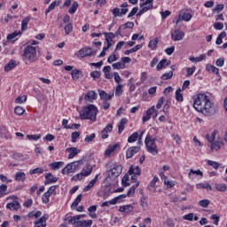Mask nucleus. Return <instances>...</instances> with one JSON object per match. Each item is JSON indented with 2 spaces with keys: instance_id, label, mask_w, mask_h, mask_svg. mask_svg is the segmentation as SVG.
Wrapping results in <instances>:
<instances>
[{
  "instance_id": "f257e3e1",
  "label": "nucleus",
  "mask_w": 227,
  "mask_h": 227,
  "mask_svg": "<svg viewBox=\"0 0 227 227\" xmlns=\"http://www.w3.org/2000/svg\"><path fill=\"white\" fill-rule=\"evenodd\" d=\"M193 107L204 116H212L215 114V105L210 100V98L206 94H199L194 100Z\"/></svg>"
},
{
  "instance_id": "f03ea898",
  "label": "nucleus",
  "mask_w": 227,
  "mask_h": 227,
  "mask_svg": "<svg viewBox=\"0 0 227 227\" xmlns=\"http://www.w3.org/2000/svg\"><path fill=\"white\" fill-rule=\"evenodd\" d=\"M79 113L81 120H90V121H97L98 108H97L95 105H89L84 106Z\"/></svg>"
},
{
  "instance_id": "7ed1b4c3",
  "label": "nucleus",
  "mask_w": 227,
  "mask_h": 227,
  "mask_svg": "<svg viewBox=\"0 0 227 227\" xmlns=\"http://www.w3.org/2000/svg\"><path fill=\"white\" fill-rule=\"evenodd\" d=\"M23 59L28 61L29 63H35L38 59V56L36 54V46L27 45L23 50Z\"/></svg>"
},
{
  "instance_id": "20e7f679",
  "label": "nucleus",
  "mask_w": 227,
  "mask_h": 227,
  "mask_svg": "<svg viewBox=\"0 0 227 227\" xmlns=\"http://www.w3.org/2000/svg\"><path fill=\"white\" fill-rule=\"evenodd\" d=\"M108 166L110 169L107 171V178L110 180H116L118 176L121 175V171H123V167L116 162H109Z\"/></svg>"
},
{
  "instance_id": "39448f33",
  "label": "nucleus",
  "mask_w": 227,
  "mask_h": 227,
  "mask_svg": "<svg viewBox=\"0 0 227 227\" xmlns=\"http://www.w3.org/2000/svg\"><path fill=\"white\" fill-rule=\"evenodd\" d=\"M217 130H214L210 135H206V139L210 143L211 151L215 152L221 150L224 146V143L222 140H215V136H217Z\"/></svg>"
},
{
  "instance_id": "423d86ee",
  "label": "nucleus",
  "mask_w": 227,
  "mask_h": 227,
  "mask_svg": "<svg viewBox=\"0 0 227 227\" xmlns=\"http://www.w3.org/2000/svg\"><path fill=\"white\" fill-rule=\"evenodd\" d=\"M84 164V160H79L77 161L71 162L66 166L62 169V175H70V173H74V171H77V169L81 168V166Z\"/></svg>"
},
{
  "instance_id": "0eeeda50",
  "label": "nucleus",
  "mask_w": 227,
  "mask_h": 227,
  "mask_svg": "<svg viewBox=\"0 0 227 227\" xmlns=\"http://www.w3.org/2000/svg\"><path fill=\"white\" fill-rule=\"evenodd\" d=\"M145 145L147 151L152 153V155H157L159 153V150H157V145L155 144V138L152 136L147 135L145 137Z\"/></svg>"
},
{
  "instance_id": "6e6552de",
  "label": "nucleus",
  "mask_w": 227,
  "mask_h": 227,
  "mask_svg": "<svg viewBox=\"0 0 227 227\" xmlns=\"http://www.w3.org/2000/svg\"><path fill=\"white\" fill-rule=\"evenodd\" d=\"M184 36L185 33H184V31L180 29H176L171 34V39L173 40V42H180L184 40Z\"/></svg>"
},
{
  "instance_id": "1a4fd4ad",
  "label": "nucleus",
  "mask_w": 227,
  "mask_h": 227,
  "mask_svg": "<svg viewBox=\"0 0 227 227\" xmlns=\"http://www.w3.org/2000/svg\"><path fill=\"white\" fill-rule=\"evenodd\" d=\"M129 175H134L131 176V179L133 182H137V178H136V175L139 176L141 175V169L139 168V166L134 167L131 166L129 170Z\"/></svg>"
},
{
  "instance_id": "9d476101",
  "label": "nucleus",
  "mask_w": 227,
  "mask_h": 227,
  "mask_svg": "<svg viewBox=\"0 0 227 227\" xmlns=\"http://www.w3.org/2000/svg\"><path fill=\"white\" fill-rule=\"evenodd\" d=\"M141 150L139 146H132L129 147L126 152V159H132L136 153H137Z\"/></svg>"
},
{
  "instance_id": "9b49d317",
  "label": "nucleus",
  "mask_w": 227,
  "mask_h": 227,
  "mask_svg": "<svg viewBox=\"0 0 227 227\" xmlns=\"http://www.w3.org/2000/svg\"><path fill=\"white\" fill-rule=\"evenodd\" d=\"M97 92L95 90H89L84 96L85 102H93V100H97Z\"/></svg>"
},
{
  "instance_id": "f8f14e48",
  "label": "nucleus",
  "mask_w": 227,
  "mask_h": 227,
  "mask_svg": "<svg viewBox=\"0 0 227 227\" xmlns=\"http://www.w3.org/2000/svg\"><path fill=\"white\" fill-rule=\"evenodd\" d=\"M96 51H92L91 48H83L79 51V54L82 58H86V56H95Z\"/></svg>"
},
{
  "instance_id": "ddd939ff",
  "label": "nucleus",
  "mask_w": 227,
  "mask_h": 227,
  "mask_svg": "<svg viewBox=\"0 0 227 227\" xmlns=\"http://www.w3.org/2000/svg\"><path fill=\"white\" fill-rule=\"evenodd\" d=\"M116 38V35L113 34V33H105V40L107 43V46L109 49H111V47H113V39Z\"/></svg>"
},
{
  "instance_id": "4468645a",
  "label": "nucleus",
  "mask_w": 227,
  "mask_h": 227,
  "mask_svg": "<svg viewBox=\"0 0 227 227\" xmlns=\"http://www.w3.org/2000/svg\"><path fill=\"white\" fill-rule=\"evenodd\" d=\"M45 179H46V181L44 182L45 185H49V184H56V182H58L59 180L58 177L54 176L51 173H47L45 175Z\"/></svg>"
},
{
  "instance_id": "2eb2a0df",
  "label": "nucleus",
  "mask_w": 227,
  "mask_h": 227,
  "mask_svg": "<svg viewBox=\"0 0 227 227\" xmlns=\"http://www.w3.org/2000/svg\"><path fill=\"white\" fill-rule=\"evenodd\" d=\"M153 113H155V107L152 106L146 111L145 115L143 116V123H146V121H148L150 118H152Z\"/></svg>"
},
{
  "instance_id": "dca6fc26",
  "label": "nucleus",
  "mask_w": 227,
  "mask_h": 227,
  "mask_svg": "<svg viewBox=\"0 0 227 227\" xmlns=\"http://www.w3.org/2000/svg\"><path fill=\"white\" fill-rule=\"evenodd\" d=\"M169 65H171V61L166 59H163L158 63L156 68L158 71H160L162 70V68H166V67H169Z\"/></svg>"
},
{
  "instance_id": "f3484780",
  "label": "nucleus",
  "mask_w": 227,
  "mask_h": 227,
  "mask_svg": "<svg viewBox=\"0 0 227 227\" xmlns=\"http://www.w3.org/2000/svg\"><path fill=\"white\" fill-rule=\"evenodd\" d=\"M6 208L17 211L20 208V203L17 200H13L6 205Z\"/></svg>"
},
{
  "instance_id": "a211bd4d",
  "label": "nucleus",
  "mask_w": 227,
  "mask_h": 227,
  "mask_svg": "<svg viewBox=\"0 0 227 227\" xmlns=\"http://www.w3.org/2000/svg\"><path fill=\"white\" fill-rule=\"evenodd\" d=\"M120 145L118 144L110 145L108 148L105 151V154L109 157L111 153L116 152V149H118Z\"/></svg>"
},
{
  "instance_id": "6ab92c4d",
  "label": "nucleus",
  "mask_w": 227,
  "mask_h": 227,
  "mask_svg": "<svg viewBox=\"0 0 227 227\" xmlns=\"http://www.w3.org/2000/svg\"><path fill=\"white\" fill-rule=\"evenodd\" d=\"M17 65H19L17 60H10L9 63L4 66V72H10L11 70H13Z\"/></svg>"
},
{
  "instance_id": "aec40b11",
  "label": "nucleus",
  "mask_w": 227,
  "mask_h": 227,
  "mask_svg": "<svg viewBox=\"0 0 227 227\" xmlns=\"http://www.w3.org/2000/svg\"><path fill=\"white\" fill-rule=\"evenodd\" d=\"M67 152L69 153L68 159H74L75 155L81 153V150H78L76 147L67 148Z\"/></svg>"
},
{
  "instance_id": "412c9836",
  "label": "nucleus",
  "mask_w": 227,
  "mask_h": 227,
  "mask_svg": "<svg viewBox=\"0 0 227 227\" xmlns=\"http://www.w3.org/2000/svg\"><path fill=\"white\" fill-rule=\"evenodd\" d=\"M71 75L74 81H79L82 77V72L79 69H74L71 71Z\"/></svg>"
},
{
  "instance_id": "4be33fe9",
  "label": "nucleus",
  "mask_w": 227,
  "mask_h": 227,
  "mask_svg": "<svg viewBox=\"0 0 227 227\" xmlns=\"http://www.w3.org/2000/svg\"><path fill=\"white\" fill-rule=\"evenodd\" d=\"M91 224H93L92 220H82V221H77L76 226L78 227H91Z\"/></svg>"
},
{
  "instance_id": "5701e85b",
  "label": "nucleus",
  "mask_w": 227,
  "mask_h": 227,
  "mask_svg": "<svg viewBox=\"0 0 227 227\" xmlns=\"http://www.w3.org/2000/svg\"><path fill=\"white\" fill-rule=\"evenodd\" d=\"M0 134L4 139H12V135L8 133V129H6V127L4 126H0Z\"/></svg>"
},
{
  "instance_id": "b1692460",
  "label": "nucleus",
  "mask_w": 227,
  "mask_h": 227,
  "mask_svg": "<svg viewBox=\"0 0 227 227\" xmlns=\"http://www.w3.org/2000/svg\"><path fill=\"white\" fill-rule=\"evenodd\" d=\"M127 118H122L118 123V134H121L125 130V125L127 124Z\"/></svg>"
},
{
  "instance_id": "393cba45",
  "label": "nucleus",
  "mask_w": 227,
  "mask_h": 227,
  "mask_svg": "<svg viewBox=\"0 0 227 227\" xmlns=\"http://www.w3.org/2000/svg\"><path fill=\"white\" fill-rule=\"evenodd\" d=\"M50 168L53 169V171H56V169H61L65 166V163L63 161H56L53 163H50Z\"/></svg>"
},
{
  "instance_id": "a878e982",
  "label": "nucleus",
  "mask_w": 227,
  "mask_h": 227,
  "mask_svg": "<svg viewBox=\"0 0 227 227\" xmlns=\"http://www.w3.org/2000/svg\"><path fill=\"white\" fill-rule=\"evenodd\" d=\"M93 172V166L87 164L85 168H82V173L83 176H90V173Z\"/></svg>"
},
{
  "instance_id": "bb28decb",
  "label": "nucleus",
  "mask_w": 227,
  "mask_h": 227,
  "mask_svg": "<svg viewBox=\"0 0 227 227\" xmlns=\"http://www.w3.org/2000/svg\"><path fill=\"white\" fill-rule=\"evenodd\" d=\"M99 97L101 100H111L113 95L107 94L105 90H98Z\"/></svg>"
},
{
  "instance_id": "cd10ccee",
  "label": "nucleus",
  "mask_w": 227,
  "mask_h": 227,
  "mask_svg": "<svg viewBox=\"0 0 227 227\" xmlns=\"http://www.w3.org/2000/svg\"><path fill=\"white\" fill-rule=\"evenodd\" d=\"M119 210L124 212V214H130L134 210V207L131 205L121 206Z\"/></svg>"
},
{
  "instance_id": "c85d7f7f",
  "label": "nucleus",
  "mask_w": 227,
  "mask_h": 227,
  "mask_svg": "<svg viewBox=\"0 0 227 227\" xmlns=\"http://www.w3.org/2000/svg\"><path fill=\"white\" fill-rule=\"evenodd\" d=\"M88 212H89L90 217H91L92 219H97V214H95V212H97V206L90 207L88 208Z\"/></svg>"
},
{
  "instance_id": "c756f323",
  "label": "nucleus",
  "mask_w": 227,
  "mask_h": 227,
  "mask_svg": "<svg viewBox=\"0 0 227 227\" xmlns=\"http://www.w3.org/2000/svg\"><path fill=\"white\" fill-rule=\"evenodd\" d=\"M137 187H139V182H137L136 184H134L133 186L130 187V189L129 190L127 196L129 198H131V196H134V194H136V189H137Z\"/></svg>"
},
{
  "instance_id": "7c9ffc66",
  "label": "nucleus",
  "mask_w": 227,
  "mask_h": 227,
  "mask_svg": "<svg viewBox=\"0 0 227 227\" xmlns=\"http://www.w3.org/2000/svg\"><path fill=\"white\" fill-rule=\"evenodd\" d=\"M19 35H22V33L20 31H14L13 33L12 34H9L7 35V40L9 42H15V38H17V36H19Z\"/></svg>"
},
{
  "instance_id": "2f4dec72",
  "label": "nucleus",
  "mask_w": 227,
  "mask_h": 227,
  "mask_svg": "<svg viewBox=\"0 0 227 227\" xmlns=\"http://www.w3.org/2000/svg\"><path fill=\"white\" fill-rule=\"evenodd\" d=\"M16 182H25L26 181V173L18 172L15 176Z\"/></svg>"
},
{
  "instance_id": "473e14b6",
  "label": "nucleus",
  "mask_w": 227,
  "mask_h": 227,
  "mask_svg": "<svg viewBox=\"0 0 227 227\" xmlns=\"http://www.w3.org/2000/svg\"><path fill=\"white\" fill-rule=\"evenodd\" d=\"M159 43V39L158 38H153L149 42L148 47L152 51H155L157 49V44Z\"/></svg>"
},
{
  "instance_id": "72a5a7b5",
  "label": "nucleus",
  "mask_w": 227,
  "mask_h": 227,
  "mask_svg": "<svg viewBox=\"0 0 227 227\" xmlns=\"http://www.w3.org/2000/svg\"><path fill=\"white\" fill-rule=\"evenodd\" d=\"M215 188L216 191H219L220 192H226L227 191V184H215Z\"/></svg>"
},
{
  "instance_id": "f704fd0d",
  "label": "nucleus",
  "mask_w": 227,
  "mask_h": 227,
  "mask_svg": "<svg viewBox=\"0 0 227 227\" xmlns=\"http://www.w3.org/2000/svg\"><path fill=\"white\" fill-rule=\"evenodd\" d=\"M8 185L1 184L0 185V197L3 198L8 194Z\"/></svg>"
},
{
  "instance_id": "c9c22d12",
  "label": "nucleus",
  "mask_w": 227,
  "mask_h": 227,
  "mask_svg": "<svg viewBox=\"0 0 227 227\" xmlns=\"http://www.w3.org/2000/svg\"><path fill=\"white\" fill-rule=\"evenodd\" d=\"M176 100H177V102H184V94L180 88L176 90Z\"/></svg>"
},
{
  "instance_id": "e433bc0d",
  "label": "nucleus",
  "mask_w": 227,
  "mask_h": 227,
  "mask_svg": "<svg viewBox=\"0 0 227 227\" xmlns=\"http://www.w3.org/2000/svg\"><path fill=\"white\" fill-rule=\"evenodd\" d=\"M47 219H49V215H44L38 220L35 222V224H47Z\"/></svg>"
},
{
  "instance_id": "4c0bfd02",
  "label": "nucleus",
  "mask_w": 227,
  "mask_h": 227,
  "mask_svg": "<svg viewBox=\"0 0 227 227\" xmlns=\"http://www.w3.org/2000/svg\"><path fill=\"white\" fill-rule=\"evenodd\" d=\"M82 215H75V216H68L67 218V221L69 223H72V224H77V221H79V219H81Z\"/></svg>"
},
{
  "instance_id": "58836bf2",
  "label": "nucleus",
  "mask_w": 227,
  "mask_h": 227,
  "mask_svg": "<svg viewBox=\"0 0 227 227\" xmlns=\"http://www.w3.org/2000/svg\"><path fill=\"white\" fill-rule=\"evenodd\" d=\"M56 6H59V3L57 2V1L52 2V3L49 5L48 9L45 10V15H47L48 13H50L51 12H52V10H54V8H56Z\"/></svg>"
},
{
  "instance_id": "ea45409f",
  "label": "nucleus",
  "mask_w": 227,
  "mask_h": 227,
  "mask_svg": "<svg viewBox=\"0 0 227 227\" xmlns=\"http://www.w3.org/2000/svg\"><path fill=\"white\" fill-rule=\"evenodd\" d=\"M206 69L207 72H210L211 74H216V75L219 74V68L215 67L212 65H207L206 67Z\"/></svg>"
},
{
  "instance_id": "a19ab883",
  "label": "nucleus",
  "mask_w": 227,
  "mask_h": 227,
  "mask_svg": "<svg viewBox=\"0 0 227 227\" xmlns=\"http://www.w3.org/2000/svg\"><path fill=\"white\" fill-rule=\"evenodd\" d=\"M197 189H207V191H212V185L209 184L200 183L196 184Z\"/></svg>"
},
{
  "instance_id": "79ce46f5",
  "label": "nucleus",
  "mask_w": 227,
  "mask_h": 227,
  "mask_svg": "<svg viewBox=\"0 0 227 227\" xmlns=\"http://www.w3.org/2000/svg\"><path fill=\"white\" fill-rule=\"evenodd\" d=\"M192 175H197V176H203V172H201V170H200V169H198V170L190 169V172L188 174V177L189 178H194L192 176Z\"/></svg>"
},
{
  "instance_id": "37998d69",
  "label": "nucleus",
  "mask_w": 227,
  "mask_h": 227,
  "mask_svg": "<svg viewBox=\"0 0 227 227\" xmlns=\"http://www.w3.org/2000/svg\"><path fill=\"white\" fill-rule=\"evenodd\" d=\"M29 17H26L25 19L22 20L21 21V31H26L27 29V24L29 23Z\"/></svg>"
},
{
  "instance_id": "c03bdc74",
  "label": "nucleus",
  "mask_w": 227,
  "mask_h": 227,
  "mask_svg": "<svg viewBox=\"0 0 227 227\" xmlns=\"http://www.w3.org/2000/svg\"><path fill=\"white\" fill-rule=\"evenodd\" d=\"M45 169L43 168H36L29 171L30 175H42Z\"/></svg>"
},
{
  "instance_id": "a18cd8bd",
  "label": "nucleus",
  "mask_w": 227,
  "mask_h": 227,
  "mask_svg": "<svg viewBox=\"0 0 227 227\" xmlns=\"http://www.w3.org/2000/svg\"><path fill=\"white\" fill-rule=\"evenodd\" d=\"M81 137V132L79 131H74L71 134V141L72 143H77V139Z\"/></svg>"
},
{
  "instance_id": "49530a36",
  "label": "nucleus",
  "mask_w": 227,
  "mask_h": 227,
  "mask_svg": "<svg viewBox=\"0 0 227 227\" xmlns=\"http://www.w3.org/2000/svg\"><path fill=\"white\" fill-rule=\"evenodd\" d=\"M64 30H65L66 35H70V33H72V31H74V26L72 25V23H67L64 27Z\"/></svg>"
},
{
  "instance_id": "de8ad7c7",
  "label": "nucleus",
  "mask_w": 227,
  "mask_h": 227,
  "mask_svg": "<svg viewBox=\"0 0 227 227\" xmlns=\"http://www.w3.org/2000/svg\"><path fill=\"white\" fill-rule=\"evenodd\" d=\"M77 8H79V4L77 2H74L71 8L69 9V13L71 15H74V13H75V12H77Z\"/></svg>"
},
{
  "instance_id": "09e8293b",
  "label": "nucleus",
  "mask_w": 227,
  "mask_h": 227,
  "mask_svg": "<svg viewBox=\"0 0 227 227\" xmlns=\"http://www.w3.org/2000/svg\"><path fill=\"white\" fill-rule=\"evenodd\" d=\"M137 137H139V134L137 132L133 133L129 138L128 143H136L137 141Z\"/></svg>"
},
{
  "instance_id": "8fccbe9b",
  "label": "nucleus",
  "mask_w": 227,
  "mask_h": 227,
  "mask_svg": "<svg viewBox=\"0 0 227 227\" xmlns=\"http://www.w3.org/2000/svg\"><path fill=\"white\" fill-rule=\"evenodd\" d=\"M24 113H26V110H24V108L21 106H16L14 108V114H17L18 116H22Z\"/></svg>"
},
{
  "instance_id": "3c124183",
  "label": "nucleus",
  "mask_w": 227,
  "mask_h": 227,
  "mask_svg": "<svg viewBox=\"0 0 227 227\" xmlns=\"http://www.w3.org/2000/svg\"><path fill=\"white\" fill-rule=\"evenodd\" d=\"M207 164L208 166H212V168H214V169H219V166H221V164H219V162L214 161V160H208L207 161Z\"/></svg>"
},
{
  "instance_id": "603ef678",
  "label": "nucleus",
  "mask_w": 227,
  "mask_h": 227,
  "mask_svg": "<svg viewBox=\"0 0 227 227\" xmlns=\"http://www.w3.org/2000/svg\"><path fill=\"white\" fill-rule=\"evenodd\" d=\"M26 100H27V96L26 95L20 96L15 99V104H24Z\"/></svg>"
},
{
  "instance_id": "864d4df0",
  "label": "nucleus",
  "mask_w": 227,
  "mask_h": 227,
  "mask_svg": "<svg viewBox=\"0 0 227 227\" xmlns=\"http://www.w3.org/2000/svg\"><path fill=\"white\" fill-rule=\"evenodd\" d=\"M51 198V194L48 193L47 192L43 193V195L42 196V201L44 205H47V203H49L50 199Z\"/></svg>"
},
{
  "instance_id": "5fc2aeb1",
  "label": "nucleus",
  "mask_w": 227,
  "mask_h": 227,
  "mask_svg": "<svg viewBox=\"0 0 227 227\" xmlns=\"http://www.w3.org/2000/svg\"><path fill=\"white\" fill-rule=\"evenodd\" d=\"M95 137H97V135H95V133H92L91 135H87L84 141L86 143H93V141H95Z\"/></svg>"
},
{
  "instance_id": "6e6d98bb",
  "label": "nucleus",
  "mask_w": 227,
  "mask_h": 227,
  "mask_svg": "<svg viewBox=\"0 0 227 227\" xmlns=\"http://www.w3.org/2000/svg\"><path fill=\"white\" fill-rule=\"evenodd\" d=\"M27 137L29 139V141H38V139L42 137V135H27Z\"/></svg>"
},
{
  "instance_id": "4d7b16f0",
  "label": "nucleus",
  "mask_w": 227,
  "mask_h": 227,
  "mask_svg": "<svg viewBox=\"0 0 227 227\" xmlns=\"http://www.w3.org/2000/svg\"><path fill=\"white\" fill-rule=\"evenodd\" d=\"M82 200V194H79L76 199L74 200V201L72 204V208H74V207H77L79 205V203H81Z\"/></svg>"
},
{
  "instance_id": "13d9d810",
  "label": "nucleus",
  "mask_w": 227,
  "mask_h": 227,
  "mask_svg": "<svg viewBox=\"0 0 227 227\" xmlns=\"http://www.w3.org/2000/svg\"><path fill=\"white\" fill-rule=\"evenodd\" d=\"M173 77V71H170L168 73H165L161 75V79L163 81H168Z\"/></svg>"
},
{
  "instance_id": "bf43d9fd",
  "label": "nucleus",
  "mask_w": 227,
  "mask_h": 227,
  "mask_svg": "<svg viewBox=\"0 0 227 227\" xmlns=\"http://www.w3.org/2000/svg\"><path fill=\"white\" fill-rule=\"evenodd\" d=\"M58 189V185L51 186L46 192L50 193L51 196H56V190Z\"/></svg>"
},
{
  "instance_id": "052dcab7",
  "label": "nucleus",
  "mask_w": 227,
  "mask_h": 227,
  "mask_svg": "<svg viewBox=\"0 0 227 227\" xmlns=\"http://www.w3.org/2000/svg\"><path fill=\"white\" fill-rule=\"evenodd\" d=\"M200 207H202V208H207L208 205H210V201L208 200H202L199 201Z\"/></svg>"
},
{
  "instance_id": "680f3d73",
  "label": "nucleus",
  "mask_w": 227,
  "mask_h": 227,
  "mask_svg": "<svg viewBox=\"0 0 227 227\" xmlns=\"http://www.w3.org/2000/svg\"><path fill=\"white\" fill-rule=\"evenodd\" d=\"M129 182V175H125L121 179L122 187H129L130 184Z\"/></svg>"
},
{
  "instance_id": "e2e57ef3",
  "label": "nucleus",
  "mask_w": 227,
  "mask_h": 227,
  "mask_svg": "<svg viewBox=\"0 0 227 227\" xmlns=\"http://www.w3.org/2000/svg\"><path fill=\"white\" fill-rule=\"evenodd\" d=\"M158 182H159V177L154 176V177L153 178V180L151 181L150 184H149L150 187H153V192H155V191H156L155 184H156Z\"/></svg>"
},
{
  "instance_id": "0e129e2a",
  "label": "nucleus",
  "mask_w": 227,
  "mask_h": 227,
  "mask_svg": "<svg viewBox=\"0 0 227 227\" xmlns=\"http://www.w3.org/2000/svg\"><path fill=\"white\" fill-rule=\"evenodd\" d=\"M113 68L116 69V70H120L121 68H125V64L121 63V62H116L114 64L112 65Z\"/></svg>"
},
{
  "instance_id": "69168bd1",
  "label": "nucleus",
  "mask_w": 227,
  "mask_h": 227,
  "mask_svg": "<svg viewBox=\"0 0 227 227\" xmlns=\"http://www.w3.org/2000/svg\"><path fill=\"white\" fill-rule=\"evenodd\" d=\"M108 63H114V61H118V57L116 53L113 52L107 59Z\"/></svg>"
},
{
  "instance_id": "338daca9",
  "label": "nucleus",
  "mask_w": 227,
  "mask_h": 227,
  "mask_svg": "<svg viewBox=\"0 0 227 227\" xmlns=\"http://www.w3.org/2000/svg\"><path fill=\"white\" fill-rule=\"evenodd\" d=\"M111 205H116V199H113V200H110V201H105V202L102 204V207H111Z\"/></svg>"
},
{
  "instance_id": "774afa93",
  "label": "nucleus",
  "mask_w": 227,
  "mask_h": 227,
  "mask_svg": "<svg viewBox=\"0 0 227 227\" xmlns=\"http://www.w3.org/2000/svg\"><path fill=\"white\" fill-rule=\"evenodd\" d=\"M112 13L114 17H121V13L120 12V8L116 7L112 10Z\"/></svg>"
}]
</instances>
